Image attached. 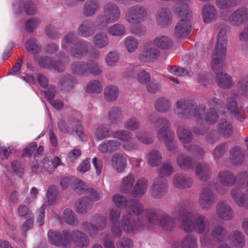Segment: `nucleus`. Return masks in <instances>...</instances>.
I'll return each instance as SVG.
<instances>
[{"label": "nucleus", "mask_w": 248, "mask_h": 248, "mask_svg": "<svg viewBox=\"0 0 248 248\" xmlns=\"http://www.w3.org/2000/svg\"><path fill=\"white\" fill-rule=\"evenodd\" d=\"M184 230L187 232L194 231L202 235L200 238V242L202 246L208 248L214 246L213 241L209 235L210 231V222L206 216L202 214H195L192 212L186 214L182 223Z\"/></svg>", "instance_id": "f257e3e1"}, {"label": "nucleus", "mask_w": 248, "mask_h": 248, "mask_svg": "<svg viewBox=\"0 0 248 248\" xmlns=\"http://www.w3.org/2000/svg\"><path fill=\"white\" fill-rule=\"evenodd\" d=\"M227 33L224 28H222L218 34L216 46L212 54L211 67L216 73L223 69V62L226 55Z\"/></svg>", "instance_id": "f03ea898"}, {"label": "nucleus", "mask_w": 248, "mask_h": 248, "mask_svg": "<svg viewBox=\"0 0 248 248\" xmlns=\"http://www.w3.org/2000/svg\"><path fill=\"white\" fill-rule=\"evenodd\" d=\"M103 15L98 16V27L100 29L107 27L109 24L117 21L121 17V12L117 4L113 2L106 3L103 7Z\"/></svg>", "instance_id": "7ed1b4c3"}, {"label": "nucleus", "mask_w": 248, "mask_h": 248, "mask_svg": "<svg viewBox=\"0 0 248 248\" xmlns=\"http://www.w3.org/2000/svg\"><path fill=\"white\" fill-rule=\"evenodd\" d=\"M147 218L150 223L161 226L166 231H171L175 227L173 218L160 209L150 210L147 214Z\"/></svg>", "instance_id": "20e7f679"}, {"label": "nucleus", "mask_w": 248, "mask_h": 248, "mask_svg": "<svg viewBox=\"0 0 248 248\" xmlns=\"http://www.w3.org/2000/svg\"><path fill=\"white\" fill-rule=\"evenodd\" d=\"M147 9L141 5H135L129 7L126 11L124 18L127 22L132 25H138L147 18Z\"/></svg>", "instance_id": "39448f33"}, {"label": "nucleus", "mask_w": 248, "mask_h": 248, "mask_svg": "<svg viewBox=\"0 0 248 248\" xmlns=\"http://www.w3.org/2000/svg\"><path fill=\"white\" fill-rule=\"evenodd\" d=\"M215 195L213 190L209 186L204 187L199 195V204L203 211H208L215 202Z\"/></svg>", "instance_id": "423d86ee"}, {"label": "nucleus", "mask_w": 248, "mask_h": 248, "mask_svg": "<svg viewBox=\"0 0 248 248\" xmlns=\"http://www.w3.org/2000/svg\"><path fill=\"white\" fill-rule=\"evenodd\" d=\"M160 125L161 127L158 129L156 133V138L158 140L164 143L171 140H174L175 134L170 128L171 124L170 121L165 118H161Z\"/></svg>", "instance_id": "0eeeda50"}, {"label": "nucleus", "mask_w": 248, "mask_h": 248, "mask_svg": "<svg viewBox=\"0 0 248 248\" xmlns=\"http://www.w3.org/2000/svg\"><path fill=\"white\" fill-rule=\"evenodd\" d=\"M174 109L175 114L178 117L186 119L191 117V109L194 107V101L189 99H181L178 100Z\"/></svg>", "instance_id": "6e6552de"}, {"label": "nucleus", "mask_w": 248, "mask_h": 248, "mask_svg": "<svg viewBox=\"0 0 248 248\" xmlns=\"http://www.w3.org/2000/svg\"><path fill=\"white\" fill-rule=\"evenodd\" d=\"M168 189L167 181L161 177H157L154 179L150 188V195L155 199H159L166 195Z\"/></svg>", "instance_id": "1a4fd4ad"}, {"label": "nucleus", "mask_w": 248, "mask_h": 248, "mask_svg": "<svg viewBox=\"0 0 248 248\" xmlns=\"http://www.w3.org/2000/svg\"><path fill=\"white\" fill-rule=\"evenodd\" d=\"M231 196L235 203L239 207L245 205L246 200L248 201V182L247 185H242L232 188Z\"/></svg>", "instance_id": "9d476101"}, {"label": "nucleus", "mask_w": 248, "mask_h": 248, "mask_svg": "<svg viewBox=\"0 0 248 248\" xmlns=\"http://www.w3.org/2000/svg\"><path fill=\"white\" fill-rule=\"evenodd\" d=\"M228 22L233 26L238 27L248 21V8L241 7L233 11L229 16Z\"/></svg>", "instance_id": "9b49d317"}, {"label": "nucleus", "mask_w": 248, "mask_h": 248, "mask_svg": "<svg viewBox=\"0 0 248 248\" xmlns=\"http://www.w3.org/2000/svg\"><path fill=\"white\" fill-rule=\"evenodd\" d=\"M217 217L223 221H229L234 217V214L231 206L224 201L219 202L216 207Z\"/></svg>", "instance_id": "f8f14e48"}, {"label": "nucleus", "mask_w": 248, "mask_h": 248, "mask_svg": "<svg viewBox=\"0 0 248 248\" xmlns=\"http://www.w3.org/2000/svg\"><path fill=\"white\" fill-rule=\"evenodd\" d=\"M121 225L127 232L140 231L143 229V224L140 219H135L131 216L124 215L121 220Z\"/></svg>", "instance_id": "ddd939ff"}, {"label": "nucleus", "mask_w": 248, "mask_h": 248, "mask_svg": "<svg viewBox=\"0 0 248 248\" xmlns=\"http://www.w3.org/2000/svg\"><path fill=\"white\" fill-rule=\"evenodd\" d=\"M76 78L71 74L63 75L58 80V87L63 92L68 93L73 90L77 84Z\"/></svg>", "instance_id": "4468645a"}, {"label": "nucleus", "mask_w": 248, "mask_h": 248, "mask_svg": "<svg viewBox=\"0 0 248 248\" xmlns=\"http://www.w3.org/2000/svg\"><path fill=\"white\" fill-rule=\"evenodd\" d=\"M194 207V203L193 202L185 200L178 202L175 205L172 209V215L174 217H179L184 215L183 218V221L185 217L186 213L189 212H186L187 210L192 209Z\"/></svg>", "instance_id": "2eb2a0df"}, {"label": "nucleus", "mask_w": 248, "mask_h": 248, "mask_svg": "<svg viewBox=\"0 0 248 248\" xmlns=\"http://www.w3.org/2000/svg\"><path fill=\"white\" fill-rule=\"evenodd\" d=\"M191 23L188 19H181L176 25L174 34L178 38H185L190 33Z\"/></svg>", "instance_id": "dca6fc26"}, {"label": "nucleus", "mask_w": 248, "mask_h": 248, "mask_svg": "<svg viewBox=\"0 0 248 248\" xmlns=\"http://www.w3.org/2000/svg\"><path fill=\"white\" fill-rule=\"evenodd\" d=\"M172 17L171 12L166 7L160 8L155 15L156 23L162 27L170 25L172 22Z\"/></svg>", "instance_id": "f3484780"}, {"label": "nucleus", "mask_w": 248, "mask_h": 248, "mask_svg": "<svg viewBox=\"0 0 248 248\" xmlns=\"http://www.w3.org/2000/svg\"><path fill=\"white\" fill-rule=\"evenodd\" d=\"M193 182L192 179L187 175L182 173L175 174L172 179V184L176 188L183 189L191 187Z\"/></svg>", "instance_id": "a211bd4d"}, {"label": "nucleus", "mask_w": 248, "mask_h": 248, "mask_svg": "<svg viewBox=\"0 0 248 248\" xmlns=\"http://www.w3.org/2000/svg\"><path fill=\"white\" fill-rule=\"evenodd\" d=\"M71 55L77 58H82L84 57L89 51V43L84 40L77 42L72 46L70 50Z\"/></svg>", "instance_id": "6ab92c4d"}, {"label": "nucleus", "mask_w": 248, "mask_h": 248, "mask_svg": "<svg viewBox=\"0 0 248 248\" xmlns=\"http://www.w3.org/2000/svg\"><path fill=\"white\" fill-rule=\"evenodd\" d=\"M196 176L202 181H207L212 175V170L210 166L205 162L198 163L195 169Z\"/></svg>", "instance_id": "aec40b11"}, {"label": "nucleus", "mask_w": 248, "mask_h": 248, "mask_svg": "<svg viewBox=\"0 0 248 248\" xmlns=\"http://www.w3.org/2000/svg\"><path fill=\"white\" fill-rule=\"evenodd\" d=\"M160 55V50L155 49L150 44L139 56V60L142 62H149L156 60Z\"/></svg>", "instance_id": "412c9836"}, {"label": "nucleus", "mask_w": 248, "mask_h": 248, "mask_svg": "<svg viewBox=\"0 0 248 248\" xmlns=\"http://www.w3.org/2000/svg\"><path fill=\"white\" fill-rule=\"evenodd\" d=\"M73 243L78 248H85L89 246L90 240L87 234L83 232L74 230L73 231Z\"/></svg>", "instance_id": "4be33fe9"}, {"label": "nucleus", "mask_w": 248, "mask_h": 248, "mask_svg": "<svg viewBox=\"0 0 248 248\" xmlns=\"http://www.w3.org/2000/svg\"><path fill=\"white\" fill-rule=\"evenodd\" d=\"M96 31L94 23L90 19L83 21L78 29L79 35L83 37H88L94 34Z\"/></svg>", "instance_id": "5701e85b"}, {"label": "nucleus", "mask_w": 248, "mask_h": 248, "mask_svg": "<svg viewBox=\"0 0 248 248\" xmlns=\"http://www.w3.org/2000/svg\"><path fill=\"white\" fill-rule=\"evenodd\" d=\"M151 45L155 49L168 50L172 47L173 42L170 37L163 35L156 37Z\"/></svg>", "instance_id": "b1692460"}, {"label": "nucleus", "mask_w": 248, "mask_h": 248, "mask_svg": "<svg viewBox=\"0 0 248 248\" xmlns=\"http://www.w3.org/2000/svg\"><path fill=\"white\" fill-rule=\"evenodd\" d=\"M111 163L113 167L118 172H123L127 166L126 156L121 153L114 154L111 157Z\"/></svg>", "instance_id": "393cba45"}, {"label": "nucleus", "mask_w": 248, "mask_h": 248, "mask_svg": "<svg viewBox=\"0 0 248 248\" xmlns=\"http://www.w3.org/2000/svg\"><path fill=\"white\" fill-rule=\"evenodd\" d=\"M121 146V142L116 140H105L99 144L98 150L104 154H110L116 151Z\"/></svg>", "instance_id": "a878e982"}, {"label": "nucleus", "mask_w": 248, "mask_h": 248, "mask_svg": "<svg viewBox=\"0 0 248 248\" xmlns=\"http://www.w3.org/2000/svg\"><path fill=\"white\" fill-rule=\"evenodd\" d=\"M99 0H87L84 4L83 13L86 17L93 16L100 9Z\"/></svg>", "instance_id": "bb28decb"}, {"label": "nucleus", "mask_w": 248, "mask_h": 248, "mask_svg": "<svg viewBox=\"0 0 248 248\" xmlns=\"http://www.w3.org/2000/svg\"><path fill=\"white\" fill-rule=\"evenodd\" d=\"M229 238L231 243L235 248H243L246 245L245 235L239 230L232 231Z\"/></svg>", "instance_id": "cd10ccee"}, {"label": "nucleus", "mask_w": 248, "mask_h": 248, "mask_svg": "<svg viewBox=\"0 0 248 248\" xmlns=\"http://www.w3.org/2000/svg\"><path fill=\"white\" fill-rule=\"evenodd\" d=\"M154 107L157 112L165 113L170 110L171 107V103L167 97L161 96L155 100Z\"/></svg>", "instance_id": "c85d7f7f"}, {"label": "nucleus", "mask_w": 248, "mask_h": 248, "mask_svg": "<svg viewBox=\"0 0 248 248\" xmlns=\"http://www.w3.org/2000/svg\"><path fill=\"white\" fill-rule=\"evenodd\" d=\"M217 177L220 184L227 186H233L236 181V177L232 172L228 170L220 171Z\"/></svg>", "instance_id": "c756f323"}, {"label": "nucleus", "mask_w": 248, "mask_h": 248, "mask_svg": "<svg viewBox=\"0 0 248 248\" xmlns=\"http://www.w3.org/2000/svg\"><path fill=\"white\" fill-rule=\"evenodd\" d=\"M176 163L178 166L184 170H187L194 168L193 158L184 154H180L177 156Z\"/></svg>", "instance_id": "7c9ffc66"}, {"label": "nucleus", "mask_w": 248, "mask_h": 248, "mask_svg": "<svg viewBox=\"0 0 248 248\" xmlns=\"http://www.w3.org/2000/svg\"><path fill=\"white\" fill-rule=\"evenodd\" d=\"M93 203L87 197H82L75 203V207L77 212L81 214H85L90 211Z\"/></svg>", "instance_id": "2f4dec72"}, {"label": "nucleus", "mask_w": 248, "mask_h": 248, "mask_svg": "<svg viewBox=\"0 0 248 248\" xmlns=\"http://www.w3.org/2000/svg\"><path fill=\"white\" fill-rule=\"evenodd\" d=\"M217 11L213 5H205L202 10V15L204 23H210L215 20L217 17Z\"/></svg>", "instance_id": "473e14b6"}, {"label": "nucleus", "mask_w": 248, "mask_h": 248, "mask_svg": "<svg viewBox=\"0 0 248 248\" xmlns=\"http://www.w3.org/2000/svg\"><path fill=\"white\" fill-rule=\"evenodd\" d=\"M178 139L183 144H188L193 140V135L190 129L185 126H179L177 130Z\"/></svg>", "instance_id": "72a5a7b5"}, {"label": "nucleus", "mask_w": 248, "mask_h": 248, "mask_svg": "<svg viewBox=\"0 0 248 248\" xmlns=\"http://www.w3.org/2000/svg\"><path fill=\"white\" fill-rule=\"evenodd\" d=\"M228 232L226 229L221 225L215 226L212 229L210 235L218 242L224 241L227 238Z\"/></svg>", "instance_id": "f704fd0d"}, {"label": "nucleus", "mask_w": 248, "mask_h": 248, "mask_svg": "<svg viewBox=\"0 0 248 248\" xmlns=\"http://www.w3.org/2000/svg\"><path fill=\"white\" fill-rule=\"evenodd\" d=\"M217 132L225 138L229 137L233 133L232 124L225 119H220L217 124Z\"/></svg>", "instance_id": "c9c22d12"}, {"label": "nucleus", "mask_w": 248, "mask_h": 248, "mask_svg": "<svg viewBox=\"0 0 248 248\" xmlns=\"http://www.w3.org/2000/svg\"><path fill=\"white\" fill-rule=\"evenodd\" d=\"M216 82L222 88H231L233 85L232 77L228 74L220 72L217 74Z\"/></svg>", "instance_id": "e433bc0d"}, {"label": "nucleus", "mask_w": 248, "mask_h": 248, "mask_svg": "<svg viewBox=\"0 0 248 248\" xmlns=\"http://www.w3.org/2000/svg\"><path fill=\"white\" fill-rule=\"evenodd\" d=\"M127 214L126 215L139 216L142 214L144 208L143 205L139 201L132 200L130 201L126 209Z\"/></svg>", "instance_id": "4c0bfd02"}, {"label": "nucleus", "mask_w": 248, "mask_h": 248, "mask_svg": "<svg viewBox=\"0 0 248 248\" xmlns=\"http://www.w3.org/2000/svg\"><path fill=\"white\" fill-rule=\"evenodd\" d=\"M146 159L148 164L152 167L159 166L162 162V156L161 153L155 149L150 151L148 154Z\"/></svg>", "instance_id": "58836bf2"}, {"label": "nucleus", "mask_w": 248, "mask_h": 248, "mask_svg": "<svg viewBox=\"0 0 248 248\" xmlns=\"http://www.w3.org/2000/svg\"><path fill=\"white\" fill-rule=\"evenodd\" d=\"M135 181L134 175L132 173L124 177L120 186V192L124 194L128 193L131 190Z\"/></svg>", "instance_id": "ea45409f"}, {"label": "nucleus", "mask_w": 248, "mask_h": 248, "mask_svg": "<svg viewBox=\"0 0 248 248\" xmlns=\"http://www.w3.org/2000/svg\"><path fill=\"white\" fill-rule=\"evenodd\" d=\"M148 187V181L144 178L138 180L132 191V194L135 197H140L143 196Z\"/></svg>", "instance_id": "a19ab883"}, {"label": "nucleus", "mask_w": 248, "mask_h": 248, "mask_svg": "<svg viewBox=\"0 0 248 248\" xmlns=\"http://www.w3.org/2000/svg\"><path fill=\"white\" fill-rule=\"evenodd\" d=\"M124 118L122 110L118 107H112L108 112V118L112 124H117L121 123Z\"/></svg>", "instance_id": "79ce46f5"}, {"label": "nucleus", "mask_w": 248, "mask_h": 248, "mask_svg": "<svg viewBox=\"0 0 248 248\" xmlns=\"http://www.w3.org/2000/svg\"><path fill=\"white\" fill-rule=\"evenodd\" d=\"M174 12L181 19L191 18V13L189 11L187 5L183 3H177L174 7Z\"/></svg>", "instance_id": "37998d69"}, {"label": "nucleus", "mask_w": 248, "mask_h": 248, "mask_svg": "<svg viewBox=\"0 0 248 248\" xmlns=\"http://www.w3.org/2000/svg\"><path fill=\"white\" fill-rule=\"evenodd\" d=\"M227 107L232 116L237 120L242 121L244 119V117L241 114L240 109L238 108L237 103L233 98H228Z\"/></svg>", "instance_id": "c03bdc74"}, {"label": "nucleus", "mask_w": 248, "mask_h": 248, "mask_svg": "<svg viewBox=\"0 0 248 248\" xmlns=\"http://www.w3.org/2000/svg\"><path fill=\"white\" fill-rule=\"evenodd\" d=\"M236 86L239 94L248 97V74L241 76L238 79Z\"/></svg>", "instance_id": "a18cd8bd"}, {"label": "nucleus", "mask_w": 248, "mask_h": 248, "mask_svg": "<svg viewBox=\"0 0 248 248\" xmlns=\"http://www.w3.org/2000/svg\"><path fill=\"white\" fill-rule=\"evenodd\" d=\"M93 41L94 45L97 48H102L106 47L108 44V38L105 32H99L95 34Z\"/></svg>", "instance_id": "49530a36"}, {"label": "nucleus", "mask_w": 248, "mask_h": 248, "mask_svg": "<svg viewBox=\"0 0 248 248\" xmlns=\"http://www.w3.org/2000/svg\"><path fill=\"white\" fill-rule=\"evenodd\" d=\"M96 139L102 140L110 137L111 131L106 124H101L96 129L94 133Z\"/></svg>", "instance_id": "de8ad7c7"}, {"label": "nucleus", "mask_w": 248, "mask_h": 248, "mask_svg": "<svg viewBox=\"0 0 248 248\" xmlns=\"http://www.w3.org/2000/svg\"><path fill=\"white\" fill-rule=\"evenodd\" d=\"M60 159L56 156L54 157V160H50L48 157L45 158L43 161V166L45 170L48 172V173L51 174L53 172L55 168L60 165Z\"/></svg>", "instance_id": "09e8293b"}, {"label": "nucleus", "mask_w": 248, "mask_h": 248, "mask_svg": "<svg viewBox=\"0 0 248 248\" xmlns=\"http://www.w3.org/2000/svg\"><path fill=\"white\" fill-rule=\"evenodd\" d=\"M126 31V28L121 23H116L107 29L108 34L114 36H120L124 35Z\"/></svg>", "instance_id": "8fccbe9b"}, {"label": "nucleus", "mask_w": 248, "mask_h": 248, "mask_svg": "<svg viewBox=\"0 0 248 248\" xmlns=\"http://www.w3.org/2000/svg\"><path fill=\"white\" fill-rule=\"evenodd\" d=\"M104 93V98L107 101H113L117 98L119 91L116 86L109 85L105 88Z\"/></svg>", "instance_id": "3c124183"}, {"label": "nucleus", "mask_w": 248, "mask_h": 248, "mask_svg": "<svg viewBox=\"0 0 248 248\" xmlns=\"http://www.w3.org/2000/svg\"><path fill=\"white\" fill-rule=\"evenodd\" d=\"M61 246L63 248H67L71 246L73 243V231L67 230L62 231L61 232Z\"/></svg>", "instance_id": "603ef678"}, {"label": "nucleus", "mask_w": 248, "mask_h": 248, "mask_svg": "<svg viewBox=\"0 0 248 248\" xmlns=\"http://www.w3.org/2000/svg\"><path fill=\"white\" fill-rule=\"evenodd\" d=\"M112 135L114 138L124 142L131 140L133 138V134L127 129L116 130L112 133Z\"/></svg>", "instance_id": "864d4df0"}, {"label": "nucleus", "mask_w": 248, "mask_h": 248, "mask_svg": "<svg viewBox=\"0 0 248 248\" xmlns=\"http://www.w3.org/2000/svg\"><path fill=\"white\" fill-rule=\"evenodd\" d=\"M206 109V107L205 105H196L194 102V107H192L191 111V117L193 116L197 121L202 120Z\"/></svg>", "instance_id": "5fc2aeb1"}, {"label": "nucleus", "mask_w": 248, "mask_h": 248, "mask_svg": "<svg viewBox=\"0 0 248 248\" xmlns=\"http://www.w3.org/2000/svg\"><path fill=\"white\" fill-rule=\"evenodd\" d=\"M63 219L69 225L75 226L78 224V220L75 213L69 208H66L64 210Z\"/></svg>", "instance_id": "6e6d98bb"}, {"label": "nucleus", "mask_w": 248, "mask_h": 248, "mask_svg": "<svg viewBox=\"0 0 248 248\" xmlns=\"http://www.w3.org/2000/svg\"><path fill=\"white\" fill-rule=\"evenodd\" d=\"M71 71L76 74L84 75L87 73V63L85 62H76L71 65Z\"/></svg>", "instance_id": "4d7b16f0"}, {"label": "nucleus", "mask_w": 248, "mask_h": 248, "mask_svg": "<svg viewBox=\"0 0 248 248\" xmlns=\"http://www.w3.org/2000/svg\"><path fill=\"white\" fill-rule=\"evenodd\" d=\"M181 246L182 248H197V238L193 235H187L182 241Z\"/></svg>", "instance_id": "13d9d810"}, {"label": "nucleus", "mask_w": 248, "mask_h": 248, "mask_svg": "<svg viewBox=\"0 0 248 248\" xmlns=\"http://www.w3.org/2000/svg\"><path fill=\"white\" fill-rule=\"evenodd\" d=\"M232 163L234 165H240L243 162V155L238 147L232 148L230 151Z\"/></svg>", "instance_id": "bf43d9fd"}, {"label": "nucleus", "mask_w": 248, "mask_h": 248, "mask_svg": "<svg viewBox=\"0 0 248 248\" xmlns=\"http://www.w3.org/2000/svg\"><path fill=\"white\" fill-rule=\"evenodd\" d=\"M125 48L129 53L134 52L139 46L138 40L133 36L127 37L124 42Z\"/></svg>", "instance_id": "052dcab7"}, {"label": "nucleus", "mask_w": 248, "mask_h": 248, "mask_svg": "<svg viewBox=\"0 0 248 248\" xmlns=\"http://www.w3.org/2000/svg\"><path fill=\"white\" fill-rule=\"evenodd\" d=\"M87 72L93 76H97L102 73V67L97 62L93 60H89L87 62Z\"/></svg>", "instance_id": "680f3d73"}, {"label": "nucleus", "mask_w": 248, "mask_h": 248, "mask_svg": "<svg viewBox=\"0 0 248 248\" xmlns=\"http://www.w3.org/2000/svg\"><path fill=\"white\" fill-rule=\"evenodd\" d=\"M26 47L29 52L35 54L40 52L42 48L38 41L34 38L27 41Z\"/></svg>", "instance_id": "e2e57ef3"}, {"label": "nucleus", "mask_w": 248, "mask_h": 248, "mask_svg": "<svg viewBox=\"0 0 248 248\" xmlns=\"http://www.w3.org/2000/svg\"><path fill=\"white\" fill-rule=\"evenodd\" d=\"M140 125V121L135 117L127 119L124 123V128L130 131H135L139 129Z\"/></svg>", "instance_id": "0e129e2a"}, {"label": "nucleus", "mask_w": 248, "mask_h": 248, "mask_svg": "<svg viewBox=\"0 0 248 248\" xmlns=\"http://www.w3.org/2000/svg\"><path fill=\"white\" fill-rule=\"evenodd\" d=\"M229 146L226 142H223L217 146L213 151V155L216 159H218L223 157L227 153Z\"/></svg>", "instance_id": "69168bd1"}, {"label": "nucleus", "mask_w": 248, "mask_h": 248, "mask_svg": "<svg viewBox=\"0 0 248 248\" xmlns=\"http://www.w3.org/2000/svg\"><path fill=\"white\" fill-rule=\"evenodd\" d=\"M219 118L218 114L214 108H210L204 116L205 121L209 124H214Z\"/></svg>", "instance_id": "338daca9"}, {"label": "nucleus", "mask_w": 248, "mask_h": 248, "mask_svg": "<svg viewBox=\"0 0 248 248\" xmlns=\"http://www.w3.org/2000/svg\"><path fill=\"white\" fill-rule=\"evenodd\" d=\"M136 138L141 142L146 144H150L154 141V138L153 135H150L147 132L145 131H141L136 133Z\"/></svg>", "instance_id": "774afa93"}]
</instances>
